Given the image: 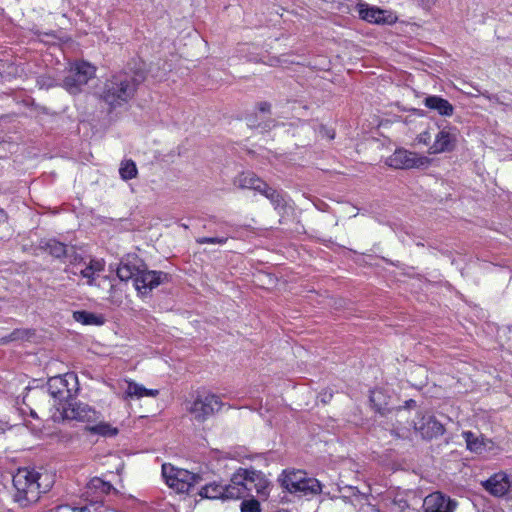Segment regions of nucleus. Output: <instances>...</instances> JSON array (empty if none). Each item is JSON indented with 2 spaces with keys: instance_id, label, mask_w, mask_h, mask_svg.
Returning <instances> with one entry per match:
<instances>
[{
  "instance_id": "obj_26",
  "label": "nucleus",
  "mask_w": 512,
  "mask_h": 512,
  "mask_svg": "<svg viewBox=\"0 0 512 512\" xmlns=\"http://www.w3.org/2000/svg\"><path fill=\"white\" fill-rule=\"evenodd\" d=\"M89 431L104 437H113L118 434V429L106 422H100L99 424L89 427Z\"/></svg>"
},
{
  "instance_id": "obj_5",
  "label": "nucleus",
  "mask_w": 512,
  "mask_h": 512,
  "mask_svg": "<svg viewBox=\"0 0 512 512\" xmlns=\"http://www.w3.org/2000/svg\"><path fill=\"white\" fill-rule=\"evenodd\" d=\"M280 481L283 488L299 497H313L322 492L320 481L308 477L307 473L302 470H285Z\"/></svg>"
},
{
  "instance_id": "obj_16",
  "label": "nucleus",
  "mask_w": 512,
  "mask_h": 512,
  "mask_svg": "<svg viewBox=\"0 0 512 512\" xmlns=\"http://www.w3.org/2000/svg\"><path fill=\"white\" fill-rule=\"evenodd\" d=\"M483 486L495 497H509L511 480L505 473H496L486 480Z\"/></svg>"
},
{
  "instance_id": "obj_2",
  "label": "nucleus",
  "mask_w": 512,
  "mask_h": 512,
  "mask_svg": "<svg viewBox=\"0 0 512 512\" xmlns=\"http://www.w3.org/2000/svg\"><path fill=\"white\" fill-rule=\"evenodd\" d=\"M116 272L121 281L133 280L135 289L143 296L169 280L167 273L149 270L143 260L135 254L123 257Z\"/></svg>"
},
{
  "instance_id": "obj_6",
  "label": "nucleus",
  "mask_w": 512,
  "mask_h": 512,
  "mask_svg": "<svg viewBox=\"0 0 512 512\" xmlns=\"http://www.w3.org/2000/svg\"><path fill=\"white\" fill-rule=\"evenodd\" d=\"M162 475L166 484L178 493H190L192 488L202 480L199 474L166 463L162 465Z\"/></svg>"
},
{
  "instance_id": "obj_4",
  "label": "nucleus",
  "mask_w": 512,
  "mask_h": 512,
  "mask_svg": "<svg viewBox=\"0 0 512 512\" xmlns=\"http://www.w3.org/2000/svg\"><path fill=\"white\" fill-rule=\"evenodd\" d=\"M78 391V378L73 372L64 374L63 376H55L48 380L47 389H36L33 396L37 399L51 396L60 402L65 400L67 403L72 400Z\"/></svg>"
},
{
  "instance_id": "obj_11",
  "label": "nucleus",
  "mask_w": 512,
  "mask_h": 512,
  "mask_svg": "<svg viewBox=\"0 0 512 512\" xmlns=\"http://www.w3.org/2000/svg\"><path fill=\"white\" fill-rule=\"evenodd\" d=\"M415 431L419 432L423 439L431 440L442 436L445 432L444 425L439 422L432 414L418 415V420L414 422Z\"/></svg>"
},
{
  "instance_id": "obj_24",
  "label": "nucleus",
  "mask_w": 512,
  "mask_h": 512,
  "mask_svg": "<svg viewBox=\"0 0 512 512\" xmlns=\"http://www.w3.org/2000/svg\"><path fill=\"white\" fill-rule=\"evenodd\" d=\"M252 475H255L256 478H254V481H256L253 484L254 490L256 491L257 495L262 498L266 499L269 496V486L270 483L266 479L265 475L258 471V473H251Z\"/></svg>"
},
{
  "instance_id": "obj_41",
  "label": "nucleus",
  "mask_w": 512,
  "mask_h": 512,
  "mask_svg": "<svg viewBox=\"0 0 512 512\" xmlns=\"http://www.w3.org/2000/svg\"><path fill=\"white\" fill-rule=\"evenodd\" d=\"M332 398L331 392H324L321 394V402L328 403Z\"/></svg>"
},
{
  "instance_id": "obj_18",
  "label": "nucleus",
  "mask_w": 512,
  "mask_h": 512,
  "mask_svg": "<svg viewBox=\"0 0 512 512\" xmlns=\"http://www.w3.org/2000/svg\"><path fill=\"white\" fill-rule=\"evenodd\" d=\"M112 489L113 486L110 482L94 477L88 482L85 493L87 497H91V501L99 502L102 501L103 497L108 495Z\"/></svg>"
},
{
  "instance_id": "obj_10",
  "label": "nucleus",
  "mask_w": 512,
  "mask_h": 512,
  "mask_svg": "<svg viewBox=\"0 0 512 512\" xmlns=\"http://www.w3.org/2000/svg\"><path fill=\"white\" fill-rule=\"evenodd\" d=\"M426 163V157H418L415 153L405 149H397L386 160V164L395 169L418 168L425 165Z\"/></svg>"
},
{
  "instance_id": "obj_30",
  "label": "nucleus",
  "mask_w": 512,
  "mask_h": 512,
  "mask_svg": "<svg viewBox=\"0 0 512 512\" xmlns=\"http://www.w3.org/2000/svg\"><path fill=\"white\" fill-rule=\"evenodd\" d=\"M146 388L135 382H128L127 389L125 391L128 397L142 398L145 396Z\"/></svg>"
},
{
  "instance_id": "obj_27",
  "label": "nucleus",
  "mask_w": 512,
  "mask_h": 512,
  "mask_svg": "<svg viewBox=\"0 0 512 512\" xmlns=\"http://www.w3.org/2000/svg\"><path fill=\"white\" fill-rule=\"evenodd\" d=\"M34 332L29 329H15L9 335L0 339V344H6L13 341L29 339Z\"/></svg>"
},
{
  "instance_id": "obj_28",
  "label": "nucleus",
  "mask_w": 512,
  "mask_h": 512,
  "mask_svg": "<svg viewBox=\"0 0 512 512\" xmlns=\"http://www.w3.org/2000/svg\"><path fill=\"white\" fill-rule=\"evenodd\" d=\"M267 199L273 205L274 209L278 212L284 211L286 208L285 194L281 190L274 189Z\"/></svg>"
},
{
  "instance_id": "obj_17",
  "label": "nucleus",
  "mask_w": 512,
  "mask_h": 512,
  "mask_svg": "<svg viewBox=\"0 0 512 512\" xmlns=\"http://www.w3.org/2000/svg\"><path fill=\"white\" fill-rule=\"evenodd\" d=\"M230 491H232V482L230 481L227 485H222L216 482H212L206 484L199 491V495L202 498L207 499H235L234 496L230 495Z\"/></svg>"
},
{
  "instance_id": "obj_37",
  "label": "nucleus",
  "mask_w": 512,
  "mask_h": 512,
  "mask_svg": "<svg viewBox=\"0 0 512 512\" xmlns=\"http://www.w3.org/2000/svg\"><path fill=\"white\" fill-rule=\"evenodd\" d=\"M91 270L96 274L97 272H101L104 270V262L100 260L92 259L90 263L87 265Z\"/></svg>"
},
{
  "instance_id": "obj_45",
  "label": "nucleus",
  "mask_w": 512,
  "mask_h": 512,
  "mask_svg": "<svg viewBox=\"0 0 512 512\" xmlns=\"http://www.w3.org/2000/svg\"><path fill=\"white\" fill-rule=\"evenodd\" d=\"M6 218V213L4 212V210L0 209V222H4Z\"/></svg>"
},
{
  "instance_id": "obj_31",
  "label": "nucleus",
  "mask_w": 512,
  "mask_h": 512,
  "mask_svg": "<svg viewBox=\"0 0 512 512\" xmlns=\"http://www.w3.org/2000/svg\"><path fill=\"white\" fill-rule=\"evenodd\" d=\"M260 504L256 499L244 500L241 503V512H260Z\"/></svg>"
},
{
  "instance_id": "obj_36",
  "label": "nucleus",
  "mask_w": 512,
  "mask_h": 512,
  "mask_svg": "<svg viewBox=\"0 0 512 512\" xmlns=\"http://www.w3.org/2000/svg\"><path fill=\"white\" fill-rule=\"evenodd\" d=\"M69 254L66 259H69L72 264L80 263L83 260L82 256L76 252L74 247L69 248Z\"/></svg>"
},
{
  "instance_id": "obj_44",
  "label": "nucleus",
  "mask_w": 512,
  "mask_h": 512,
  "mask_svg": "<svg viewBox=\"0 0 512 512\" xmlns=\"http://www.w3.org/2000/svg\"><path fill=\"white\" fill-rule=\"evenodd\" d=\"M73 512H90L87 507L74 508Z\"/></svg>"
},
{
  "instance_id": "obj_38",
  "label": "nucleus",
  "mask_w": 512,
  "mask_h": 512,
  "mask_svg": "<svg viewBox=\"0 0 512 512\" xmlns=\"http://www.w3.org/2000/svg\"><path fill=\"white\" fill-rule=\"evenodd\" d=\"M32 398H36V397H35V396H33V394H32V395H29V394L25 395V396L23 397V404H25V405L29 408V410H30V415H31L33 418H37V415H36L35 410H33V409L29 406V403H28V402H30V401H31V399H32Z\"/></svg>"
},
{
  "instance_id": "obj_1",
  "label": "nucleus",
  "mask_w": 512,
  "mask_h": 512,
  "mask_svg": "<svg viewBox=\"0 0 512 512\" xmlns=\"http://www.w3.org/2000/svg\"><path fill=\"white\" fill-rule=\"evenodd\" d=\"M146 79L144 69H125L106 79L100 91V99L113 110L127 104Z\"/></svg>"
},
{
  "instance_id": "obj_23",
  "label": "nucleus",
  "mask_w": 512,
  "mask_h": 512,
  "mask_svg": "<svg viewBox=\"0 0 512 512\" xmlns=\"http://www.w3.org/2000/svg\"><path fill=\"white\" fill-rule=\"evenodd\" d=\"M462 437L466 442L467 449L474 453H482L486 450L484 439L471 431H464Z\"/></svg>"
},
{
  "instance_id": "obj_29",
  "label": "nucleus",
  "mask_w": 512,
  "mask_h": 512,
  "mask_svg": "<svg viewBox=\"0 0 512 512\" xmlns=\"http://www.w3.org/2000/svg\"><path fill=\"white\" fill-rule=\"evenodd\" d=\"M36 83L40 89H50L58 85L56 78L50 74L39 75Z\"/></svg>"
},
{
  "instance_id": "obj_7",
  "label": "nucleus",
  "mask_w": 512,
  "mask_h": 512,
  "mask_svg": "<svg viewBox=\"0 0 512 512\" xmlns=\"http://www.w3.org/2000/svg\"><path fill=\"white\" fill-rule=\"evenodd\" d=\"M96 69L87 62L75 63L63 80L62 86L70 93L77 94L95 76Z\"/></svg>"
},
{
  "instance_id": "obj_15",
  "label": "nucleus",
  "mask_w": 512,
  "mask_h": 512,
  "mask_svg": "<svg viewBox=\"0 0 512 512\" xmlns=\"http://www.w3.org/2000/svg\"><path fill=\"white\" fill-rule=\"evenodd\" d=\"M357 8L360 18L372 24H392L397 19L393 13L377 7H370L365 3L358 4Z\"/></svg>"
},
{
  "instance_id": "obj_22",
  "label": "nucleus",
  "mask_w": 512,
  "mask_h": 512,
  "mask_svg": "<svg viewBox=\"0 0 512 512\" xmlns=\"http://www.w3.org/2000/svg\"><path fill=\"white\" fill-rule=\"evenodd\" d=\"M260 179L254 172H242L234 180V184L240 189L256 190V187L261 184Z\"/></svg>"
},
{
  "instance_id": "obj_13",
  "label": "nucleus",
  "mask_w": 512,
  "mask_h": 512,
  "mask_svg": "<svg viewBox=\"0 0 512 512\" xmlns=\"http://www.w3.org/2000/svg\"><path fill=\"white\" fill-rule=\"evenodd\" d=\"M440 131L430 147L432 153L451 152L456 147L458 129L450 125L439 126Z\"/></svg>"
},
{
  "instance_id": "obj_35",
  "label": "nucleus",
  "mask_w": 512,
  "mask_h": 512,
  "mask_svg": "<svg viewBox=\"0 0 512 512\" xmlns=\"http://www.w3.org/2000/svg\"><path fill=\"white\" fill-rule=\"evenodd\" d=\"M380 392H375L373 391L371 393V396H370V401L373 403L374 407H375V410L380 413L381 415H384L385 412H386V408L385 407H382L381 405L377 404L376 403V399L378 396H380Z\"/></svg>"
},
{
  "instance_id": "obj_42",
  "label": "nucleus",
  "mask_w": 512,
  "mask_h": 512,
  "mask_svg": "<svg viewBox=\"0 0 512 512\" xmlns=\"http://www.w3.org/2000/svg\"><path fill=\"white\" fill-rule=\"evenodd\" d=\"M414 407H416V401L415 400L409 399V400L405 401L404 408L411 409V408H414Z\"/></svg>"
},
{
  "instance_id": "obj_32",
  "label": "nucleus",
  "mask_w": 512,
  "mask_h": 512,
  "mask_svg": "<svg viewBox=\"0 0 512 512\" xmlns=\"http://www.w3.org/2000/svg\"><path fill=\"white\" fill-rule=\"evenodd\" d=\"M227 240V237H201L196 241L198 244H225Z\"/></svg>"
},
{
  "instance_id": "obj_19",
  "label": "nucleus",
  "mask_w": 512,
  "mask_h": 512,
  "mask_svg": "<svg viewBox=\"0 0 512 512\" xmlns=\"http://www.w3.org/2000/svg\"><path fill=\"white\" fill-rule=\"evenodd\" d=\"M424 105L428 109L437 111L441 116L449 117L454 113V106L448 100L437 95L425 97Z\"/></svg>"
},
{
  "instance_id": "obj_25",
  "label": "nucleus",
  "mask_w": 512,
  "mask_h": 512,
  "mask_svg": "<svg viewBox=\"0 0 512 512\" xmlns=\"http://www.w3.org/2000/svg\"><path fill=\"white\" fill-rule=\"evenodd\" d=\"M137 173L138 170L133 160L129 159L121 162L119 174L123 180H131L137 176Z\"/></svg>"
},
{
  "instance_id": "obj_39",
  "label": "nucleus",
  "mask_w": 512,
  "mask_h": 512,
  "mask_svg": "<svg viewBox=\"0 0 512 512\" xmlns=\"http://www.w3.org/2000/svg\"><path fill=\"white\" fill-rule=\"evenodd\" d=\"M257 108L262 113H270L271 112V104L267 101L259 102L257 104Z\"/></svg>"
},
{
  "instance_id": "obj_34",
  "label": "nucleus",
  "mask_w": 512,
  "mask_h": 512,
  "mask_svg": "<svg viewBox=\"0 0 512 512\" xmlns=\"http://www.w3.org/2000/svg\"><path fill=\"white\" fill-rule=\"evenodd\" d=\"M275 188L269 186L265 181H261V184H259L257 187H256V190L257 192H259L260 194H262L263 196H265L267 198V195H269Z\"/></svg>"
},
{
  "instance_id": "obj_3",
  "label": "nucleus",
  "mask_w": 512,
  "mask_h": 512,
  "mask_svg": "<svg viewBox=\"0 0 512 512\" xmlns=\"http://www.w3.org/2000/svg\"><path fill=\"white\" fill-rule=\"evenodd\" d=\"M40 478L41 474L33 469L19 468L12 480L15 489L14 501L21 507L36 503L41 494Z\"/></svg>"
},
{
  "instance_id": "obj_12",
  "label": "nucleus",
  "mask_w": 512,
  "mask_h": 512,
  "mask_svg": "<svg viewBox=\"0 0 512 512\" xmlns=\"http://www.w3.org/2000/svg\"><path fill=\"white\" fill-rule=\"evenodd\" d=\"M458 502L442 492H433L423 501L424 512H455Z\"/></svg>"
},
{
  "instance_id": "obj_43",
  "label": "nucleus",
  "mask_w": 512,
  "mask_h": 512,
  "mask_svg": "<svg viewBox=\"0 0 512 512\" xmlns=\"http://www.w3.org/2000/svg\"><path fill=\"white\" fill-rule=\"evenodd\" d=\"M159 394V391L156 390V389H147L146 388V392H145V396H151V397H155Z\"/></svg>"
},
{
  "instance_id": "obj_20",
  "label": "nucleus",
  "mask_w": 512,
  "mask_h": 512,
  "mask_svg": "<svg viewBox=\"0 0 512 512\" xmlns=\"http://www.w3.org/2000/svg\"><path fill=\"white\" fill-rule=\"evenodd\" d=\"M40 248L48 252L51 256L61 261L66 260L69 254V248L66 244L57 241L56 239H48L42 241Z\"/></svg>"
},
{
  "instance_id": "obj_14",
  "label": "nucleus",
  "mask_w": 512,
  "mask_h": 512,
  "mask_svg": "<svg viewBox=\"0 0 512 512\" xmlns=\"http://www.w3.org/2000/svg\"><path fill=\"white\" fill-rule=\"evenodd\" d=\"M62 415L65 419L82 422H94L98 418V413L88 404L72 401L62 406Z\"/></svg>"
},
{
  "instance_id": "obj_33",
  "label": "nucleus",
  "mask_w": 512,
  "mask_h": 512,
  "mask_svg": "<svg viewBox=\"0 0 512 512\" xmlns=\"http://www.w3.org/2000/svg\"><path fill=\"white\" fill-rule=\"evenodd\" d=\"M80 275L83 277V278H86L87 279V284L88 285H93L94 284V280H95V273L91 270V268H89V266H86L84 269H81L80 270Z\"/></svg>"
},
{
  "instance_id": "obj_9",
  "label": "nucleus",
  "mask_w": 512,
  "mask_h": 512,
  "mask_svg": "<svg viewBox=\"0 0 512 512\" xmlns=\"http://www.w3.org/2000/svg\"><path fill=\"white\" fill-rule=\"evenodd\" d=\"M251 473H258L255 469H244L239 468L231 477L232 491L230 495L234 496L235 499L246 498L251 495L254 490L253 484L255 475Z\"/></svg>"
},
{
  "instance_id": "obj_8",
  "label": "nucleus",
  "mask_w": 512,
  "mask_h": 512,
  "mask_svg": "<svg viewBox=\"0 0 512 512\" xmlns=\"http://www.w3.org/2000/svg\"><path fill=\"white\" fill-rule=\"evenodd\" d=\"M222 405L223 403L219 397L214 394L198 395L189 411L197 421L203 422L219 411Z\"/></svg>"
},
{
  "instance_id": "obj_40",
  "label": "nucleus",
  "mask_w": 512,
  "mask_h": 512,
  "mask_svg": "<svg viewBox=\"0 0 512 512\" xmlns=\"http://www.w3.org/2000/svg\"><path fill=\"white\" fill-rule=\"evenodd\" d=\"M320 132L322 133L323 136L327 137L329 140H332L335 137V131L333 129H328V128L322 127Z\"/></svg>"
},
{
  "instance_id": "obj_46",
  "label": "nucleus",
  "mask_w": 512,
  "mask_h": 512,
  "mask_svg": "<svg viewBox=\"0 0 512 512\" xmlns=\"http://www.w3.org/2000/svg\"><path fill=\"white\" fill-rule=\"evenodd\" d=\"M391 434L394 436V437H397V438H404L403 435H401L398 431L396 430H392L391 431Z\"/></svg>"
},
{
  "instance_id": "obj_21",
  "label": "nucleus",
  "mask_w": 512,
  "mask_h": 512,
  "mask_svg": "<svg viewBox=\"0 0 512 512\" xmlns=\"http://www.w3.org/2000/svg\"><path fill=\"white\" fill-rule=\"evenodd\" d=\"M73 319L83 325L101 326L105 323V318L103 315L86 310L74 311Z\"/></svg>"
}]
</instances>
